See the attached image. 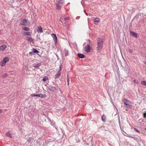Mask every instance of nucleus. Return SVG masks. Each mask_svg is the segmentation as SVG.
<instances>
[{
	"label": "nucleus",
	"mask_w": 146,
	"mask_h": 146,
	"mask_svg": "<svg viewBox=\"0 0 146 146\" xmlns=\"http://www.w3.org/2000/svg\"><path fill=\"white\" fill-rule=\"evenodd\" d=\"M33 53H39V52L36 49L33 48Z\"/></svg>",
	"instance_id": "412c9836"
},
{
	"label": "nucleus",
	"mask_w": 146,
	"mask_h": 146,
	"mask_svg": "<svg viewBox=\"0 0 146 146\" xmlns=\"http://www.w3.org/2000/svg\"><path fill=\"white\" fill-rule=\"evenodd\" d=\"M6 135L7 136L10 137H11V134L10 132L9 131H8L6 133Z\"/></svg>",
	"instance_id": "6ab92c4d"
},
{
	"label": "nucleus",
	"mask_w": 146,
	"mask_h": 146,
	"mask_svg": "<svg viewBox=\"0 0 146 146\" xmlns=\"http://www.w3.org/2000/svg\"><path fill=\"white\" fill-rule=\"evenodd\" d=\"M69 19V17H66L65 16H61L60 21L62 25H66L67 21Z\"/></svg>",
	"instance_id": "f257e3e1"
},
{
	"label": "nucleus",
	"mask_w": 146,
	"mask_h": 146,
	"mask_svg": "<svg viewBox=\"0 0 146 146\" xmlns=\"http://www.w3.org/2000/svg\"><path fill=\"white\" fill-rule=\"evenodd\" d=\"M123 101L126 108H129L130 107V104L131 102L129 100L124 98L123 99Z\"/></svg>",
	"instance_id": "7ed1b4c3"
},
{
	"label": "nucleus",
	"mask_w": 146,
	"mask_h": 146,
	"mask_svg": "<svg viewBox=\"0 0 146 146\" xmlns=\"http://www.w3.org/2000/svg\"><path fill=\"white\" fill-rule=\"evenodd\" d=\"M57 1L59 3H64L63 0H57Z\"/></svg>",
	"instance_id": "bb28decb"
},
{
	"label": "nucleus",
	"mask_w": 146,
	"mask_h": 146,
	"mask_svg": "<svg viewBox=\"0 0 146 146\" xmlns=\"http://www.w3.org/2000/svg\"><path fill=\"white\" fill-rule=\"evenodd\" d=\"M9 60V59L8 57H5L3 59V60L1 62V66H5L7 62Z\"/></svg>",
	"instance_id": "20e7f679"
},
{
	"label": "nucleus",
	"mask_w": 146,
	"mask_h": 146,
	"mask_svg": "<svg viewBox=\"0 0 146 146\" xmlns=\"http://www.w3.org/2000/svg\"><path fill=\"white\" fill-rule=\"evenodd\" d=\"M97 48L98 50H100L103 46V41L102 38H99L98 40Z\"/></svg>",
	"instance_id": "f03ea898"
},
{
	"label": "nucleus",
	"mask_w": 146,
	"mask_h": 146,
	"mask_svg": "<svg viewBox=\"0 0 146 146\" xmlns=\"http://www.w3.org/2000/svg\"><path fill=\"white\" fill-rule=\"evenodd\" d=\"M56 9L58 10H60L61 8V6L58 4H56Z\"/></svg>",
	"instance_id": "5701e85b"
},
{
	"label": "nucleus",
	"mask_w": 146,
	"mask_h": 146,
	"mask_svg": "<svg viewBox=\"0 0 146 146\" xmlns=\"http://www.w3.org/2000/svg\"><path fill=\"white\" fill-rule=\"evenodd\" d=\"M7 76H8L7 74L6 73H5L3 75L2 77L3 78H5V77H7Z\"/></svg>",
	"instance_id": "c85d7f7f"
},
{
	"label": "nucleus",
	"mask_w": 146,
	"mask_h": 146,
	"mask_svg": "<svg viewBox=\"0 0 146 146\" xmlns=\"http://www.w3.org/2000/svg\"><path fill=\"white\" fill-rule=\"evenodd\" d=\"M27 20L26 19H24L22 21L21 23H20L21 25H26V24L27 23Z\"/></svg>",
	"instance_id": "6e6552de"
},
{
	"label": "nucleus",
	"mask_w": 146,
	"mask_h": 146,
	"mask_svg": "<svg viewBox=\"0 0 146 146\" xmlns=\"http://www.w3.org/2000/svg\"><path fill=\"white\" fill-rule=\"evenodd\" d=\"M37 31L38 33L43 32L42 28L40 26H39L38 27Z\"/></svg>",
	"instance_id": "1a4fd4ad"
},
{
	"label": "nucleus",
	"mask_w": 146,
	"mask_h": 146,
	"mask_svg": "<svg viewBox=\"0 0 146 146\" xmlns=\"http://www.w3.org/2000/svg\"><path fill=\"white\" fill-rule=\"evenodd\" d=\"M143 115L144 118H145L146 117V113H144Z\"/></svg>",
	"instance_id": "7c9ffc66"
},
{
	"label": "nucleus",
	"mask_w": 146,
	"mask_h": 146,
	"mask_svg": "<svg viewBox=\"0 0 146 146\" xmlns=\"http://www.w3.org/2000/svg\"><path fill=\"white\" fill-rule=\"evenodd\" d=\"M27 40L30 42H33L34 40V39L32 37H27Z\"/></svg>",
	"instance_id": "9b49d317"
},
{
	"label": "nucleus",
	"mask_w": 146,
	"mask_h": 146,
	"mask_svg": "<svg viewBox=\"0 0 146 146\" xmlns=\"http://www.w3.org/2000/svg\"><path fill=\"white\" fill-rule=\"evenodd\" d=\"M33 53V51H32V52H30L29 53V54H32V53Z\"/></svg>",
	"instance_id": "e433bc0d"
},
{
	"label": "nucleus",
	"mask_w": 146,
	"mask_h": 146,
	"mask_svg": "<svg viewBox=\"0 0 146 146\" xmlns=\"http://www.w3.org/2000/svg\"><path fill=\"white\" fill-rule=\"evenodd\" d=\"M52 35H53V36H53V38L54 39V42H55V43L57 42V37L56 36V34L53 33V34H52Z\"/></svg>",
	"instance_id": "dca6fc26"
},
{
	"label": "nucleus",
	"mask_w": 146,
	"mask_h": 146,
	"mask_svg": "<svg viewBox=\"0 0 146 146\" xmlns=\"http://www.w3.org/2000/svg\"><path fill=\"white\" fill-rule=\"evenodd\" d=\"M78 56L79 58H83L85 57L84 56L83 54L80 53L78 54Z\"/></svg>",
	"instance_id": "2eb2a0df"
},
{
	"label": "nucleus",
	"mask_w": 146,
	"mask_h": 146,
	"mask_svg": "<svg viewBox=\"0 0 146 146\" xmlns=\"http://www.w3.org/2000/svg\"><path fill=\"white\" fill-rule=\"evenodd\" d=\"M22 29L25 31H29L30 30V29L29 28L26 27H22Z\"/></svg>",
	"instance_id": "f3484780"
},
{
	"label": "nucleus",
	"mask_w": 146,
	"mask_h": 146,
	"mask_svg": "<svg viewBox=\"0 0 146 146\" xmlns=\"http://www.w3.org/2000/svg\"><path fill=\"white\" fill-rule=\"evenodd\" d=\"M141 83L142 85L146 86V81H142Z\"/></svg>",
	"instance_id": "a878e982"
},
{
	"label": "nucleus",
	"mask_w": 146,
	"mask_h": 146,
	"mask_svg": "<svg viewBox=\"0 0 146 146\" xmlns=\"http://www.w3.org/2000/svg\"><path fill=\"white\" fill-rule=\"evenodd\" d=\"M27 141L29 142H30L31 141V138H29V139H27Z\"/></svg>",
	"instance_id": "72a5a7b5"
},
{
	"label": "nucleus",
	"mask_w": 146,
	"mask_h": 146,
	"mask_svg": "<svg viewBox=\"0 0 146 146\" xmlns=\"http://www.w3.org/2000/svg\"><path fill=\"white\" fill-rule=\"evenodd\" d=\"M100 19L98 18H95L94 20V22L96 24H98L99 22Z\"/></svg>",
	"instance_id": "4468645a"
},
{
	"label": "nucleus",
	"mask_w": 146,
	"mask_h": 146,
	"mask_svg": "<svg viewBox=\"0 0 146 146\" xmlns=\"http://www.w3.org/2000/svg\"><path fill=\"white\" fill-rule=\"evenodd\" d=\"M37 96L41 97V98L46 97V96L45 94H37Z\"/></svg>",
	"instance_id": "ddd939ff"
},
{
	"label": "nucleus",
	"mask_w": 146,
	"mask_h": 146,
	"mask_svg": "<svg viewBox=\"0 0 146 146\" xmlns=\"http://www.w3.org/2000/svg\"><path fill=\"white\" fill-rule=\"evenodd\" d=\"M84 50L87 52H90L91 50V47L90 45L88 44L84 48Z\"/></svg>",
	"instance_id": "423d86ee"
},
{
	"label": "nucleus",
	"mask_w": 146,
	"mask_h": 146,
	"mask_svg": "<svg viewBox=\"0 0 146 146\" xmlns=\"http://www.w3.org/2000/svg\"><path fill=\"white\" fill-rule=\"evenodd\" d=\"M48 89L54 93H56L57 92V89L54 86H49L48 87Z\"/></svg>",
	"instance_id": "39448f33"
},
{
	"label": "nucleus",
	"mask_w": 146,
	"mask_h": 146,
	"mask_svg": "<svg viewBox=\"0 0 146 146\" xmlns=\"http://www.w3.org/2000/svg\"><path fill=\"white\" fill-rule=\"evenodd\" d=\"M145 130L146 131V128L145 129Z\"/></svg>",
	"instance_id": "58836bf2"
},
{
	"label": "nucleus",
	"mask_w": 146,
	"mask_h": 146,
	"mask_svg": "<svg viewBox=\"0 0 146 146\" xmlns=\"http://www.w3.org/2000/svg\"><path fill=\"white\" fill-rule=\"evenodd\" d=\"M32 96V97H34V96H37V94L36 95H35L34 94H33L31 95Z\"/></svg>",
	"instance_id": "f704fd0d"
},
{
	"label": "nucleus",
	"mask_w": 146,
	"mask_h": 146,
	"mask_svg": "<svg viewBox=\"0 0 146 146\" xmlns=\"http://www.w3.org/2000/svg\"><path fill=\"white\" fill-rule=\"evenodd\" d=\"M2 110L0 109V113H2Z\"/></svg>",
	"instance_id": "c9c22d12"
},
{
	"label": "nucleus",
	"mask_w": 146,
	"mask_h": 146,
	"mask_svg": "<svg viewBox=\"0 0 146 146\" xmlns=\"http://www.w3.org/2000/svg\"><path fill=\"white\" fill-rule=\"evenodd\" d=\"M65 55V56H67L69 55V51L67 49H65L64 50Z\"/></svg>",
	"instance_id": "f8f14e48"
},
{
	"label": "nucleus",
	"mask_w": 146,
	"mask_h": 146,
	"mask_svg": "<svg viewBox=\"0 0 146 146\" xmlns=\"http://www.w3.org/2000/svg\"><path fill=\"white\" fill-rule=\"evenodd\" d=\"M62 65H61L60 66V70H60V71H61V70L62 68Z\"/></svg>",
	"instance_id": "473e14b6"
},
{
	"label": "nucleus",
	"mask_w": 146,
	"mask_h": 146,
	"mask_svg": "<svg viewBox=\"0 0 146 146\" xmlns=\"http://www.w3.org/2000/svg\"><path fill=\"white\" fill-rule=\"evenodd\" d=\"M60 70H59L57 74L55 75V76L56 77H58L60 75Z\"/></svg>",
	"instance_id": "4be33fe9"
},
{
	"label": "nucleus",
	"mask_w": 146,
	"mask_h": 146,
	"mask_svg": "<svg viewBox=\"0 0 146 146\" xmlns=\"http://www.w3.org/2000/svg\"><path fill=\"white\" fill-rule=\"evenodd\" d=\"M128 51L130 53H131L133 52V50L131 49H129L128 50Z\"/></svg>",
	"instance_id": "cd10ccee"
},
{
	"label": "nucleus",
	"mask_w": 146,
	"mask_h": 146,
	"mask_svg": "<svg viewBox=\"0 0 146 146\" xmlns=\"http://www.w3.org/2000/svg\"><path fill=\"white\" fill-rule=\"evenodd\" d=\"M130 34L131 35L135 38H137L138 37V34L136 33L130 31Z\"/></svg>",
	"instance_id": "0eeeda50"
},
{
	"label": "nucleus",
	"mask_w": 146,
	"mask_h": 146,
	"mask_svg": "<svg viewBox=\"0 0 146 146\" xmlns=\"http://www.w3.org/2000/svg\"><path fill=\"white\" fill-rule=\"evenodd\" d=\"M48 78L46 76H45L42 79V81L44 82L46 80H48Z\"/></svg>",
	"instance_id": "393cba45"
},
{
	"label": "nucleus",
	"mask_w": 146,
	"mask_h": 146,
	"mask_svg": "<svg viewBox=\"0 0 146 146\" xmlns=\"http://www.w3.org/2000/svg\"><path fill=\"white\" fill-rule=\"evenodd\" d=\"M133 129H134V130H135V131L136 132L138 133H139L140 132V131L139 130H138L137 129H136V128H133Z\"/></svg>",
	"instance_id": "c756f323"
},
{
	"label": "nucleus",
	"mask_w": 146,
	"mask_h": 146,
	"mask_svg": "<svg viewBox=\"0 0 146 146\" xmlns=\"http://www.w3.org/2000/svg\"><path fill=\"white\" fill-rule=\"evenodd\" d=\"M67 82H68V85H69V78H68V75L67 76Z\"/></svg>",
	"instance_id": "2f4dec72"
},
{
	"label": "nucleus",
	"mask_w": 146,
	"mask_h": 146,
	"mask_svg": "<svg viewBox=\"0 0 146 146\" xmlns=\"http://www.w3.org/2000/svg\"><path fill=\"white\" fill-rule=\"evenodd\" d=\"M144 63L146 65V62H145Z\"/></svg>",
	"instance_id": "4c0bfd02"
},
{
	"label": "nucleus",
	"mask_w": 146,
	"mask_h": 146,
	"mask_svg": "<svg viewBox=\"0 0 146 146\" xmlns=\"http://www.w3.org/2000/svg\"><path fill=\"white\" fill-rule=\"evenodd\" d=\"M7 48V46L5 45H3L0 46V51H3Z\"/></svg>",
	"instance_id": "9d476101"
},
{
	"label": "nucleus",
	"mask_w": 146,
	"mask_h": 146,
	"mask_svg": "<svg viewBox=\"0 0 146 146\" xmlns=\"http://www.w3.org/2000/svg\"><path fill=\"white\" fill-rule=\"evenodd\" d=\"M41 64L40 63H38L37 64H34V66L35 67L38 68L40 65Z\"/></svg>",
	"instance_id": "aec40b11"
},
{
	"label": "nucleus",
	"mask_w": 146,
	"mask_h": 146,
	"mask_svg": "<svg viewBox=\"0 0 146 146\" xmlns=\"http://www.w3.org/2000/svg\"><path fill=\"white\" fill-rule=\"evenodd\" d=\"M105 118L106 117L104 115H103L102 116V120L104 122H105L106 121Z\"/></svg>",
	"instance_id": "b1692460"
},
{
	"label": "nucleus",
	"mask_w": 146,
	"mask_h": 146,
	"mask_svg": "<svg viewBox=\"0 0 146 146\" xmlns=\"http://www.w3.org/2000/svg\"><path fill=\"white\" fill-rule=\"evenodd\" d=\"M31 34V32H24V35L27 36H30Z\"/></svg>",
	"instance_id": "a211bd4d"
}]
</instances>
